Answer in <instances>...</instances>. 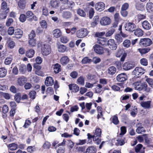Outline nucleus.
Wrapping results in <instances>:
<instances>
[{"mask_svg":"<svg viewBox=\"0 0 153 153\" xmlns=\"http://www.w3.org/2000/svg\"><path fill=\"white\" fill-rule=\"evenodd\" d=\"M27 78L24 76L19 77L17 79V82L20 86H22L27 82Z\"/></svg>","mask_w":153,"mask_h":153,"instance_id":"17","label":"nucleus"},{"mask_svg":"<svg viewBox=\"0 0 153 153\" xmlns=\"http://www.w3.org/2000/svg\"><path fill=\"white\" fill-rule=\"evenodd\" d=\"M68 86L69 89L73 92H76L79 91V87L76 84H70Z\"/></svg>","mask_w":153,"mask_h":153,"instance_id":"16","label":"nucleus"},{"mask_svg":"<svg viewBox=\"0 0 153 153\" xmlns=\"http://www.w3.org/2000/svg\"><path fill=\"white\" fill-rule=\"evenodd\" d=\"M26 17L25 15L22 14L20 15L19 18V20L22 22H24L26 19Z\"/></svg>","mask_w":153,"mask_h":153,"instance_id":"56","label":"nucleus"},{"mask_svg":"<svg viewBox=\"0 0 153 153\" xmlns=\"http://www.w3.org/2000/svg\"><path fill=\"white\" fill-rule=\"evenodd\" d=\"M97 150L96 148L93 146L88 147L86 151V153H96Z\"/></svg>","mask_w":153,"mask_h":153,"instance_id":"29","label":"nucleus"},{"mask_svg":"<svg viewBox=\"0 0 153 153\" xmlns=\"http://www.w3.org/2000/svg\"><path fill=\"white\" fill-rule=\"evenodd\" d=\"M146 81L150 86L153 88V79L148 78L146 79Z\"/></svg>","mask_w":153,"mask_h":153,"instance_id":"64","label":"nucleus"},{"mask_svg":"<svg viewBox=\"0 0 153 153\" xmlns=\"http://www.w3.org/2000/svg\"><path fill=\"white\" fill-rule=\"evenodd\" d=\"M107 45L109 46L110 48L112 50H115L117 48V45L115 43L114 39H111L108 40Z\"/></svg>","mask_w":153,"mask_h":153,"instance_id":"9","label":"nucleus"},{"mask_svg":"<svg viewBox=\"0 0 153 153\" xmlns=\"http://www.w3.org/2000/svg\"><path fill=\"white\" fill-rule=\"evenodd\" d=\"M53 68L54 72L55 74H57L61 71V65L58 63H56L53 65Z\"/></svg>","mask_w":153,"mask_h":153,"instance_id":"23","label":"nucleus"},{"mask_svg":"<svg viewBox=\"0 0 153 153\" xmlns=\"http://www.w3.org/2000/svg\"><path fill=\"white\" fill-rule=\"evenodd\" d=\"M111 22V19L107 16L102 17L100 20V23L102 26H106L110 25Z\"/></svg>","mask_w":153,"mask_h":153,"instance_id":"6","label":"nucleus"},{"mask_svg":"<svg viewBox=\"0 0 153 153\" xmlns=\"http://www.w3.org/2000/svg\"><path fill=\"white\" fill-rule=\"evenodd\" d=\"M1 8L2 10H5L6 9V10L7 9V8H9L8 7H7V3L4 1H3L1 4Z\"/></svg>","mask_w":153,"mask_h":153,"instance_id":"59","label":"nucleus"},{"mask_svg":"<svg viewBox=\"0 0 153 153\" xmlns=\"http://www.w3.org/2000/svg\"><path fill=\"white\" fill-rule=\"evenodd\" d=\"M93 49L95 52L97 54L102 55L104 53L103 47L97 44L95 45L93 47Z\"/></svg>","mask_w":153,"mask_h":153,"instance_id":"7","label":"nucleus"},{"mask_svg":"<svg viewBox=\"0 0 153 153\" xmlns=\"http://www.w3.org/2000/svg\"><path fill=\"white\" fill-rule=\"evenodd\" d=\"M68 7L67 9H69L70 8H72L75 5L74 3L72 1H70L68 0V2L65 4Z\"/></svg>","mask_w":153,"mask_h":153,"instance_id":"44","label":"nucleus"},{"mask_svg":"<svg viewBox=\"0 0 153 153\" xmlns=\"http://www.w3.org/2000/svg\"><path fill=\"white\" fill-rule=\"evenodd\" d=\"M21 94L18 93L16 94L14 96L15 100L18 103L21 100Z\"/></svg>","mask_w":153,"mask_h":153,"instance_id":"46","label":"nucleus"},{"mask_svg":"<svg viewBox=\"0 0 153 153\" xmlns=\"http://www.w3.org/2000/svg\"><path fill=\"white\" fill-rule=\"evenodd\" d=\"M102 86L100 84H98L97 86V87L95 89V93H99L101 92L102 91Z\"/></svg>","mask_w":153,"mask_h":153,"instance_id":"47","label":"nucleus"},{"mask_svg":"<svg viewBox=\"0 0 153 153\" xmlns=\"http://www.w3.org/2000/svg\"><path fill=\"white\" fill-rule=\"evenodd\" d=\"M23 35L22 31L20 29H17L15 30V35L16 37L17 38H20Z\"/></svg>","mask_w":153,"mask_h":153,"instance_id":"27","label":"nucleus"},{"mask_svg":"<svg viewBox=\"0 0 153 153\" xmlns=\"http://www.w3.org/2000/svg\"><path fill=\"white\" fill-rule=\"evenodd\" d=\"M51 49L49 45L44 44L42 45L41 48V52L44 56L48 55L51 52Z\"/></svg>","mask_w":153,"mask_h":153,"instance_id":"3","label":"nucleus"},{"mask_svg":"<svg viewBox=\"0 0 153 153\" xmlns=\"http://www.w3.org/2000/svg\"><path fill=\"white\" fill-rule=\"evenodd\" d=\"M112 122L115 125H117L118 124L119 121L118 120L117 117L116 116H114L112 117Z\"/></svg>","mask_w":153,"mask_h":153,"instance_id":"63","label":"nucleus"},{"mask_svg":"<svg viewBox=\"0 0 153 153\" xmlns=\"http://www.w3.org/2000/svg\"><path fill=\"white\" fill-rule=\"evenodd\" d=\"M142 27L144 29L149 30L151 27V24L147 20L144 21L142 23Z\"/></svg>","mask_w":153,"mask_h":153,"instance_id":"19","label":"nucleus"},{"mask_svg":"<svg viewBox=\"0 0 153 153\" xmlns=\"http://www.w3.org/2000/svg\"><path fill=\"white\" fill-rule=\"evenodd\" d=\"M42 14L43 15L47 16L48 14V10L45 6H43L42 7Z\"/></svg>","mask_w":153,"mask_h":153,"instance_id":"50","label":"nucleus"},{"mask_svg":"<svg viewBox=\"0 0 153 153\" xmlns=\"http://www.w3.org/2000/svg\"><path fill=\"white\" fill-rule=\"evenodd\" d=\"M101 59L98 57H94L93 58L92 61L95 64H97L100 62Z\"/></svg>","mask_w":153,"mask_h":153,"instance_id":"58","label":"nucleus"},{"mask_svg":"<svg viewBox=\"0 0 153 153\" xmlns=\"http://www.w3.org/2000/svg\"><path fill=\"white\" fill-rule=\"evenodd\" d=\"M122 55L120 60L122 62H123L126 56V53L121 49L118 50L115 53V56L117 57H120Z\"/></svg>","mask_w":153,"mask_h":153,"instance_id":"8","label":"nucleus"},{"mask_svg":"<svg viewBox=\"0 0 153 153\" xmlns=\"http://www.w3.org/2000/svg\"><path fill=\"white\" fill-rule=\"evenodd\" d=\"M135 7L138 10H142L144 7L142 4L139 3H137L136 4Z\"/></svg>","mask_w":153,"mask_h":153,"instance_id":"61","label":"nucleus"},{"mask_svg":"<svg viewBox=\"0 0 153 153\" xmlns=\"http://www.w3.org/2000/svg\"><path fill=\"white\" fill-rule=\"evenodd\" d=\"M60 40L62 42L66 43L68 41L69 39L67 37L62 36L60 38Z\"/></svg>","mask_w":153,"mask_h":153,"instance_id":"55","label":"nucleus"},{"mask_svg":"<svg viewBox=\"0 0 153 153\" xmlns=\"http://www.w3.org/2000/svg\"><path fill=\"white\" fill-rule=\"evenodd\" d=\"M63 17L65 19H69L71 17V14L69 11L63 12L62 15Z\"/></svg>","mask_w":153,"mask_h":153,"instance_id":"39","label":"nucleus"},{"mask_svg":"<svg viewBox=\"0 0 153 153\" xmlns=\"http://www.w3.org/2000/svg\"><path fill=\"white\" fill-rule=\"evenodd\" d=\"M53 34L54 37L58 38L61 36L62 33L59 29H56L53 31Z\"/></svg>","mask_w":153,"mask_h":153,"instance_id":"25","label":"nucleus"},{"mask_svg":"<svg viewBox=\"0 0 153 153\" xmlns=\"http://www.w3.org/2000/svg\"><path fill=\"white\" fill-rule=\"evenodd\" d=\"M53 79L52 77L48 76L46 78L45 84L47 86L52 85L53 84Z\"/></svg>","mask_w":153,"mask_h":153,"instance_id":"15","label":"nucleus"},{"mask_svg":"<svg viewBox=\"0 0 153 153\" xmlns=\"http://www.w3.org/2000/svg\"><path fill=\"white\" fill-rule=\"evenodd\" d=\"M66 46L62 45H59L58 47V51L60 52H64L66 51Z\"/></svg>","mask_w":153,"mask_h":153,"instance_id":"41","label":"nucleus"},{"mask_svg":"<svg viewBox=\"0 0 153 153\" xmlns=\"http://www.w3.org/2000/svg\"><path fill=\"white\" fill-rule=\"evenodd\" d=\"M7 146L11 151L16 150L18 148V145L15 143L10 144L7 145Z\"/></svg>","mask_w":153,"mask_h":153,"instance_id":"31","label":"nucleus"},{"mask_svg":"<svg viewBox=\"0 0 153 153\" xmlns=\"http://www.w3.org/2000/svg\"><path fill=\"white\" fill-rule=\"evenodd\" d=\"M77 12L78 14L81 16L84 17L86 16L85 12L83 10L80 9H79L78 10Z\"/></svg>","mask_w":153,"mask_h":153,"instance_id":"49","label":"nucleus"},{"mask_svg":"<svg viewBox=\"0 0 153 153\" xmlns=\"http://www.w3.org/2000/svg\"><path fill=\"white\" fill-rule=\"evenodd\" d=\"M69 61V59L67 56H63L60 59L61 63L62 65L66 64Z\"/></svg>","mask_w":153,"mask_h":153,"instance_id":"32","label":"nucleus"},{"mask_svg":"<svg viewBox=\"0 0 153 153\" xmlns=\"http://www.w3.org/2000/svg\"><path fill=\"white\" fill-rule=\"evenodd\" d=\"M28 43L30 47L35 46L36 44V40L34 39H29L28 41Z\"/></svg>","mask_w":153,"mask_h":153,"instance_id":"37","label":"nucleus"},{"mask_svg":"<svg viewBox=\"0 0 153 153\" xmlns=\"http://www.w3.org/2000/svg\"><path fill=\"white\" fill-rule=\"evenodd\" d=\"M13 22V19L12 18H8L6 22V25L7 26H9L11 25Z\"/></svg>","mask_w":153,"mask_h":153,"instance_id":"60","label":"nucleus"},{"mask_svg":"<svg viewBox=\"0 0 153 153\" xmlns=\"http://www.w3.org/2000/svg\"><path fill=\"white\" fill-rule=\"evenodd\" d=\"M140 64L143 66H146L148 65V60L145 58H143L140 60Z\"/></svg>","mask_w":153,"mask_h":153,"instance_id":"43","label":"nucleus"},{"mask_svg":"<svg viewBox=\"0 0 153 153\" xmlns=\"http://www.w3.org/2000/svg\"><path fill=\"white\" fill-rule=\"evenodd\" d=\"M136 132L138 134H140L142 132H144L145 131L144 128L141 126H137V128L136 129Z\"/></svg>","mask_w":153,"mask_h":153,"instance_id":"53","label":"nucleus"},{"mask_svg":"<svg viewBox=\"0 0 153 153\" xmlns=\"http://www.w3.org/2000/svg\"><path fill=\"white\" fill-rule=\"evenodd\" d=\"M7 70L4 68H0V77H4L6 75Z\"/></svg>","mask_w":153,"mask_h":153,"instance_id":"36","label":"nucleus"},{"mask_svg":"<svg viewBox=\"0 0 153 153\" xmlns=\"http://www.w3.org/2000/svg\"><path fill=\"white\" fill-rule=\"evenodd\" d=\"M115 39L118 43H120L123 41L122 38L119 34H117L116 35Z\"/></svg>","mask_w":153,"mask_h":153,"instance_id":"45","label":"nucleus"},{"mask_svg":"<svg viewBox=\"0 0 153 153\" xmlns=\"http://www.w3.org/2000/svg\"><path fill=\"white\" fill-rule=\"evenodd\" d=\"M151 101H142L140 103L141 106L144 108H149L150 107Z\"/></svg>","mask_w":153,"mask_h":153,"instance_id":"18","label":"nucleus"},{"mask_svg":"<svg viewBox=\"0 0 153 153\" xmlns=\"http://www.w3.org/2000/svg\"><path fill=\"white\" fill-rule=\"evenodd\" d=\"M123 44L124 47L128 48L131 45L130 41L128 39H126L124 41Z\"/></svg>","mask_w":153,"mask_h":153,"instance_id":"48","label":"nucleus"},{"mask_svg":"<svg viewBox=\"0 0 153 153\" xmlns=\"http://www.w3.org/2000/svg\"><path fill=\"white\" fill-rule=\"evenodd\" d=\"M97 43L100 45H104L106 44L107 40L105 38L100 37L97 39Z\"/></svg>","mask_w":153,"mask_h":153,"instance_id":"26","label":"nucleus"},{"mask_svg":"<svg viewBox=\"0 0 153 153\" xmlns=\"http://www.w3.org/2000/svg\"><path fill=\"white\" fill-rule=\"evenodd\" d=\"M19 71L22 74H24L25 72V66L23 65H20L19 67Z\"/></svg>","mask_w":153,"mask_h":153,"instance_id":"62","label":"nucleus"},{"mask_svg":"<svg viewBox=\"0 0 153 153\" xmlns=\"http://www.w3.org/2000/svg\"><path fill=\"white\" fill-rule=\"evenodd\" d=\"M144 90L147 92H149L150 91V88L148 87L147 85L146 82L142 83L141 87V91Z\"/></svg>","mask_w":153,"mask_h":153,"instance_id":"22","label":"nucleus"},{"mask_svg":"<svg viewBox=\"0 0 153 153\" xmlns=\"http://www.w3.org/2000/svg\"><path fill=\"white\" fill-rule=\"evenodd\" d=\"M117 80L118 82H123L127 79V76L125 73H121L117 76Z\"/></svg>","mask_w":153,"mask_h":153,"instance_id":"12","label":"nucleus"},{"mask_svg":"<svg viewBox=\"0 0 153 153\" xmlns=\"http://www.w3.org/2000/svg\"><path fill=\"white\" fill-rule=\"evenodd\" d=\"M88 33L87 29L81 28L77 31V36L79 38H83L87 36Z\"/></svg>","mask_w":153,"mask_h":153,"instance_id":"5","label":"nucleus"},{"mask_svg":"<svg viewBox=\"0 0 153 153\" xmlns=\"http://www.w3.org/2000/svg\"><path fill=\"white\" fill-rule=\"evenodd\" d=\"M125 28L126 30L133 32L136 28L135 25L132 22H127L125 25Z\"/></svg>","mask_w":153,"mask_h":153,"instance_id":"4","label":"nucleus"},{"mask_svg":"<svg viewBox=\"0 0 153 153\" xmlns=\"http://www.w3.org/2000/svg\"><path fill=\"white\" fill-rule=\"evenodd\" d=\"M92 61V59H89L88 57L84 58L82 60V64H86L90 63Z\"/></svg>","mask_w":153,"mask_h":153,"instance_id":"42","label":"nucleus"},{"mask_svg":"<svg viewBox=\"0 0 153 153\" xmlns=\"http://www.w3.org/2000/svg\"><path fill=\"white\" fill-rule=\"evenodd\" d=\"M40 26L42 28H46L47 27V24L45 21L43 20L39 22Z\"/></svg>","mask_w":153,"mask_h":153,"instance_id":"51","label":"nucleus"},{"mask_svg":"<svg viewBox=\"0 0 153 153\" xmlns=\"http://www.w3.org/2000/svg\"><path fill=\"white\" fill-rule=\"evenodd\" d=\"M134 31V34L137 36H141L143 35V31L140 28H138L135 30Z\"/></svg>","mask_w":153,"mask_h":153,"instance_id":"28","label":"nucleus"},{"mask_svg":"<svg viewBox=\"0 0 153 153\" xmlns=\"http://www.w3.org/2000/svg\"><path fill=\"white\" fill-rule=\"evenodd\" d=\"M27 18H28V20L30 21H31L33 19L35 20H37V18L35 16H33V13L30 11H27L25 15Z\"/></svg>","mask_w":153,"mask_h":153,"instance_id":"10","label":"nucleus"},{"mask_svg":"<svg viewBox=\"0 0 153 153\" xmlns=\"http://www.w3.org/2000/svg\"><path fill=\"white\" fill-rule=\"evenodd\" d=\"M142 83L140 82H137L133 84V86L136 90L141 91Z\"/></svg>","mask_w":153,"mask_h":153,"instance_id":"34","label":"nucleus"},{"mask_svg":"<svg viewBox=\"0 0 153 153\" xmlns=\"http://www.w3.org/2000/svg\"><path fill=\"white\" fill-rule=\"evenodd\" d=\"M36 92L34 91H31L29 94L30 98L32 99H34L36 96Z\"/></svg>","mask_w":153,"mask_h":153,"instance_id":"54","label":"nucleus"},{"mask_svg":"<svg viewBox=\"0 0 153 153\" xmlns=\"http://www.w3.org/2000/svg\"><path fill=\"white\" fill-rule=\"evenodd\" d=\"M115 31V29L114 28L111 27L106 32L105 34V36L106 37L110 36L113 34Z\"/></svg>","mask_w":153,"mask_h":153,"instance_id":"40","label":"nucleus"},{"mask_svg":"<svg viewBox=\"0 0 153 153\" xmlns=\"http://www.w3.org/2000/svg\"><path fill=\"white\" fill-rule=\"evenodd\" d=\"M145 71V70L142 67H137L133 70L132 73L136 76L139 77L144 74Z\"/></svg>","mask_w":153,"mask_h":153,"instance_id":"1","label":"nucleus"},{"mask_svg":"<svg viewBox=\"0 0 153 153\" xmlns=\"http://www.w3.org/2000/svg\"><path fill=\"white\" fill-rule=\"evenodd\" d=\"M125 138L124 137L119 136L116 140L115 144L117 146H121L125 143Z\"/></svg>","mask_w":153,"mask_h":153,"instance_id":"13","label":"nucleus"},{"mask_svg":"<svg viewBox=\"0 0 153 153\" xmlns=\"http://www.w3.org/2000/svg\"><path fill=\"white\" fill-rule=\"evenodd\" d=\"M152 43V40L150 39L147 38L141 39L139 42L140 45L143 47L149 46Z\"/></svg>","mask_w":153,"mask_h":153,"instance_id":"2","label":"nucleus"},{"mask_svg":"<svg viewBox=\"0 0 153 153\" xmlns=\"http://www.w3.org/2000/svg\"><path fill=\"white\" fill-rule=\"evenodd\" d=\"M60 2L59 0H51V6L53 8H57L59 6Z\"/></svg>","mask_w":153,"mask_h":153,"instance_id":"20","label":"nucleus"},{"mask_svg":"<svg viewBox=\"0 0 153 153\" xmlns=\"http://www.w3.org/2000/svg\"><path fill=\"white\" fill-rule=\"evenodd\" d=\"M26 0H20L19 1L18 5L19 7L21 9H24L26 6Z\"/></svg>","mask_w":153,"mask_h":153,"instance_id":"24","label":"nucleus"},{"mask_svg":"<svg viewBox=\"0 0 153 153\" xmlns=\"http://www.w3.org/2000/svg\"><path fill=\"white\" fill-rule=\"evenodd\" d=\"M95 7L96 10L100 12L104 9L105 4L102 2H99L95 4Z\"/></svg>","mask_w":153,"mask_h":153,"instance_id":"11","label":"nucleus"},{"mask_svg":"<svg viewBox=\"0 0 153 153\" xmlns=\"http://www.w3.org/2000/svg\"><path fill=\"white\" fill-rule=\"evenodd\" d=\"M134 67V65L131 62H127L125 63L123 66L124 70H128L133 68Z\"/></svg>","mask_w":153,"mask_h":153,"instance_id":"14","label":"nucleus"},{"mask_svg":"<svg viewBox=\"0 0 153 153\" xmlns=\"http://www.w3.org/2000/svg\"><path fill=\"white\" fill-rule=\"evenodd\" d=\"M9 11V9H7L5 11H3L0 13V19H6L7 16V13Z\"/></svg>","mask_w":153,"mask_h":153,"instance_id":"35","label":"nucleus"},{"mask_svg":"<svg viewBox=\"0 0 153 153\" xmlns=\"http://www.w3.org/2000/svg\"><path fill=\"white\" fill-rule=\"evenodd\" d=\"M146 8L147 11L149 13L153 12V3L149 1L146 5Z\"/></svg>","mask_w":153,"mask_h":153,"instance_id":"21","label":"nucleus"},{"mask_svg":"<svg viewBox=\"0 0 153 153\" xmlns=\"http://www.w3.org/2000/svg\"><path fill=\"white\" fill-rule=\"evenodd\" d=\"M84 78L82 76H80L77 79V81L78 83L81 85L84 84Z\"/></svg>","mask_w":153,"mask_h":153,"instance_id":"52","label":"nucleus"},{"mask_svg":"<svg viewBox=\"0 0 153 153\" xmlns=\"http://www.w3.org/2000/svg\"><path fill=\"white\" fill-rule=\"evenodd\" d=\"M34 51L32 49L27 50L26 52V56L29 58H32L34 54Z\"/></svg>","mask_w":153,"mask_h":153,"instance_id":"33","label":"nucleus"},{"mask_svg":"<svg viewBox=\"0 0 153 153\" xmlns=\"http://www.w3.org/2000/svg\"><path fill=\"white\" fill-rule=\"evenodd\" d=\"M108 72L110 74L113 75L116 71V68L114 66L110 67L108 69Z\"/></svg>","mask_w":153,"mask_h":153,"instance_id":"38","label":"nucleus"},{"mask_svg":"<svg viewBox=\"0 0 153 153\" xmlns=\"http://www.w3.org/2000/svg\"><path fill=\"white\" fill-rule=\"evenodd\" d=\"M150 50V48H147L143 49L139 48L138 49V51L141 55H142L148 53Z\"/></svg>","mask_w":153,"mask_h":153,"instance_id":"30","label":"nucleus"},{"mask_svg":"<svg viewBox=\"0 0 153 153\" xmlns=\"http://www.w3.org/2000/svg\"><path fill=\"white\" fill-rule=\"evenodd\" d=\"M101 134V129L99 128H97L95 131V132L94 134L95 136L100 137Z\"/></svg>","mask_w":153,"mask_h":153,"instance_id":"57","label":"nucleus"}]
</instances>
